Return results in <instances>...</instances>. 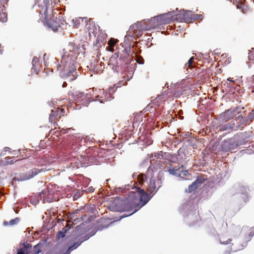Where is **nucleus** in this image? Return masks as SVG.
Returning a JSON list of instances; mask_svg holds the SVG:
<instances>
[{
  "label": "nucleus",
  "instance_id": "nucleus-47",
  "mask_svg": "<svg viewBox=\"0 0 254 254\" xmlns=\"http://www.w3.org/2000/svg\"><path fill=\"white\" fill-rule=\"evenodd\" d=\"M139 25V23H136L135 24L133 25L132 26H130V27H131L132 29H134L135 28V27L136 29H138L139 28V27H138V25Z\"/></svg>",
  "mask_w": 254,
  "mask_h": 254
},
{
  "label": "nucleus",
  "instance_id": "nucleus-62",
  "mask_svg": "<svg viewBox=\"0 0 254 254\" xmlns=\"http://www.w3.org/2000/svg\"><path fill=\"white\" fill-rule=\"evenodd\" d=\"M99 101H100V102L101 103H104V102H103V100H100Z\"/></svg>",
  "mask_w": 254,
  "mask_h": 254
},
{
  "label": "nucleus",
  "instance_id": "nucleus-32",
  "mask_svg": "<svg viewBox=\"0 0 254 254\" xmlns=\"http://www.w3.org/2000/svg\"><path fill=\"white\" fill-rule=\"evenodd\" d=\"M188 175H189V174L188 170H180V172H179V177L183 178Z\"/></svg>",
  "mask_w": 254,
  "mask_h": 254
},
{
  "label": "nucleus",
  "instance_id": "nucleus-7",
  "mask_svg": "<svg viewBox=\"0 0 254 254\" xmlns=\"http://www.w3.org/2000/svg\"><path fill=\"white\" fill-rule=\"evenodd\" d=\"M43 169H38V168H32L27 172L23 173V175L20 177L19 179L21 181H24L26 180H28L34 177L39 173L43 172Z\"/></svg>",
  "mask_w": 254,
  "mask_h": 254
},
{
  "label": "nucleus",
  "instance_id": "nucleus-34",
  "mask_svg": "<svg viewBox=\"0 0 254 254\" xmlns=\"http://www.w3.org/2000/svg\"><path fill=\"white\" fill-rule=\"evenodd\" d=\"M170 157H171V154L170 153L163 152L162 160L169 161Z\"/></svg>",
  "mask_w": 254,
  "mask_h": 254
},
{
  "label": "nucleus",
  "instance_id": "nucleus-19",
  "mask_svg": "<svg viewBox=\"0 0 254 254\" xmlns=\"http://www.w3.org/2000/svg\"><path fill=\"white\" fill-rule=\"evenodd\" d=\"M254 119V110H253L252 112L250 113L248 115L245 121H243L241 125L244 126L247 123L251 122Z\"/></svg>",
  "mask_w": 254,
  "mask_h": 254
},
{
  "label": "nucleus",
  "instance_id": "nucleus-45",
  "mask_svg": "<svg viewBox=\"0 0 254 254\" xmlns=\"http://www.w3.org/2000/svg\"><path fill=\"white\" fill-rule=\"evenodd\" d=\"M113 90H114V89H113V88H112V89L111 88V89H110V90H109V95H108V96H109V97L110 99H108V100H111V99H113V98H113V97L111 95V94L112 93V92H113Z\"/></svg>",
  "mask_w": 254,
  "mask_h": 254
},
{
  "label": "nucleus",
  "instance_id": "nucleus-44",
  "mask_svg": "<svg viewBox=\"0 0 254 254\" xmlns=\"http://www.w3.org/2000/svg\"><path fill=\"white\" fill-rule=\"evenodd\" d=\"M131 42L129 39V37L126 36L125 37L124 45H127V43Z\"/></svg>",
  "mask_w": 254,
  "mask_h": 254
},
{
  "label": "nucleus",
  "instance_id": "nucleus-2",
  "mask_svg": "<svg viewBox=\"0 0 254 254\" xmlns=\"http://www.w3.org/2000/svg\"><path fill=\"white\" fill-rule=\"evenodd\" d=\"M66 54L62 55L60 67L63 66L64 69L60 72V76L67 81H71L78 76L77 72V63L74 59H69Z\"/></svg>",
  "mask_w": 254,
  "mask_h": 254
},
{
  "label": "nucleus",
  "instance_id": "nucleus-49",
  "mask_svg": "<svg viewBox=\"0 0 254 254\" xmlns=\"http://www.w3.org/2000/svg\"><path fill=\"white\" fill-rule=\"evenodd\" d=\"M16 254H26L23 251V250H22L21 249H20L18 250L17 251V253Z\"/></svg>",
  "mask_w": 254,
  "mask_h": 254
},
{
  "label": "nucleus",
  "instance_id": "nucleus-12",
  "mask_svg": "<svg viewBox=\"0 0 254 254\" xmlns=\"http://www.w3.org/2000/svg\"><path fill=\"white\" fill-rule=\"evenodd\" d=\"M234 188L237 190L236 193H240L244 195V196H243V198L245 202H246V197L248 193L249 188L246 186H244L240 184L235 185Z\"/></svg>",
  "mask_w": 254,
  "mask_h": 254
},
{
  "label": "nucleus",
  "instance_id": "nucleus-31",
  "mask_svg": "<svg viewBox=\"0 0 254 254\" xmlns=\"http://www.w3.org/2000/svg\"><path fill=\"white\" fill-rule=\"evenodd\" d=\"M16 161L14 157L6 158L5 163L6 164H13Z\"/></svg>",
  "mask_w": 254,
  "mask_h": 254
},
{
  "label": "nucleus",
  "instance_id": "nucleus-50",
  "mask_svg": "<svg viewBox=\"0 0 254 254\" xmlns=\"http://www.w3.org/2000/svg\"><path fill=\"white\" fill-rule=\"evenodd\" d=\"M42 199H43V201H46L48 202H50L52 201V199L50 198H47L46 197H44Z\"/></svg>",
  "mask_w": 254,
  "mask_h": 254
},
{
  "label": "nucleus",
  "instance_id": "nucleus-17",
  "mask_svg": "<svg viewBox=\"0 0 254 254\" xmlns=\"http://www.w3.org/2000/svg\"><path fill=\"white\" fill-rule=\"evenodd\" d=\"M32 64V69H34V70L37 73L40 70V64L39 59L36 57H34L33 59Z\"/></svg>",
  "mask_w": 254,
  "mask_h": 254
},
{
  "label": "nucleus",
  "instance_id": "nucleus-58",
  "mask_svg": "<svg viewBox=\"0 0 254 254\" xmlns=\"http://www.w3.org/2000/svg\"><path fill=\"white\" fill-rule=\"evenodd\" d=\"M10 148L9 147H5L4 148V150L5 151H7V150H9Z\"/></svg>",
  "mask_w": 254,
  "mask_h": 254
},
{
  "label": "nucleus",
  "instance_id": "nucleus-52",
  "mask_svg": "<svg viewBox=\"0 0 254 254\" xmlns=\"http://www.w3.org/2000/svg\"><path fill=\"white\" fill-rule=\"evenodd\" d=\"M64 110H61L60 111H59V115L60 116H63L64 115Z\"/></svg>",
  "mask_w": 254,
  "mask_h": 254
},
{
  "label": "nucleus",
  "instance_id": "nucleus-51",
  "mask_svg": "<svg viewBox=\"0 0 254 254\" xmlns=\"http://www.w3.org/2000/svg\"><path fill=\"white\" fill-rule=\"evenodd\" d=\"M96 233L95 231H91L90 233H88L89 234V236H91V237L94 236Z\"/></svg>",
  "mask_w": 254,
  "mask_h": 254
},
{
  "label": "nucleus",
  "instance_id": "nucleus-16",
  "mask_svg": "<svg viewBox=\"0 0 254 254\" xmlns=\"http://www.w3.org/2000/svg\"><path fill=\"white\" fill-rule=\"evenodd\" d=\"M235 122L232 121L227 124L222 125L220 127V130L222 131L228 130L234 128L235 126Z\"/></svg>",
  "mask_w": 254,
  "mask_h": 254
},
{
  "label": "nucleus",
  "instance_id": "nucleus-23",
  "mask_svg": "<svg viewBox=\"0 0 254 254\" xmlns=\"http://www.w3.org/2000/svg\"><path fill=\"white\" fill-rule=\"evenodd\" d=\"M32 248V245L27 242L23 244V247L21 248L27 254H29Z\"/></svg>",
  "mask_w": 254,
  "mask_h": 254
},
{
  "label": "nucleus",
  "instance_id": "nucleus-43",
  "mask_svg": "<svg viewBox=\"0 0 254 254\" xmlns=\"http://www.w3.org/2000/svg\"><path fill=\"white\" fill-rule=\"evenodd\" d=\"M232 241L231 239H228L227 241H222L221 239H220V243L221 244H224V245H227V244H228L229 243H230V242Z\"/></svg>",
  "mask_w": 254,
  "mask_h": 254
},
{
  "label": "nucleus",
  "instance_id": "nucleus-1",
  "mask_svg": "<svg viewBox=\"0 0 254 254\" xmlns=\"http://www.w3.org/2000/svg\"><path fill=\"white\" fill-rule=\"evenodd\" d=\"M133 190L129 192L131 202L133 209L132 212L128 215H123L120 216V219L131 216L144 206L152 197L143 189L135 187L132 188Z\"/></svg>",
  "mask_w": 254,
  "mask_h": 254
},
{
  "label": "nucleus",
  "instance_id": "nucleus-5",
  "mask_svg": "<svg viewBox=\"0 0 254 254\" xmlns=\"http://www.w3.org/2000/svg\"><path fill=\"white\" fill-rule=\"evenodd\" d=\"M176 11H171L167 13L160 14L154 17L151 21H156V25H160L164 23H169L171 21L176 19L175 14Z\"/></svg>",
  "mask_w": 254,
  "mask_h": 254
},
{
  "label": "nucleus",
  "instance_id": "nucleus-57",
  "mask_svg": "<svg viewBox=\"0 0 254 254\" xmlns=\"http://www.w3.org/2000/svg\"><path fill=\"white\" fill-rule=\"evenodd\" d=\"M243 118V116L242 115H240L238 116L237 119H241Z\"/></svg>",
  "mask_w": 254,
  "mask_h": 254
},
{
  "label": "nucleus",
  "instance_id": "nucleus-36",
  "mask_svg": "<svg viewBox=\"0 0 254 254\" xmlns=\"http://www.w3.org/2000/svg\"><path fill=\"white\" fill-rule=\"evenodd\" d=\"M135 61L139 64H143L144 63V60L142 57L138 56L136 57Z\"/></svg>",
  "mask_w": 254,
  "mask_h": 254
},
{
  "label": "nucleus",
  "instance_id": "nucleus-41",
  "mask_svg": "<svg viewBox=\"0 0 254 254\" xmlns=\"http://www.w3.org/2000/svg\"><path fill=\"white\" fill-rule=\"evenodd\" d=\"M70 229L67 225L65 226L60 231L64 232L65 234L67 233V232Z\"/></svg>",
  "mask_w": 254,
  "mask_h": 254
},
{
  "label": "nucleus",
  "instance_id": "nucleus-33",
  "mask_svg": "<svg viewBox=\"0 0 254 254\" xmlns=\"http://www.w3.org/2000/svg\"><path fill=\"white\" fill-rule=\"evenodd\" d=\"M202 15L197 14H193L191 17V20H196L198 19H202L203 18Z\"/></svg>",
  "mask_w": 254,
  "mask_h": 254
},
{
  "label": "nucleus",
  "instance_id": "nucleus-27",
  "mask_svg": "<svg viewBox=\"0 0 254 254\" xmlns=\"http://www.w3.org/2000/svg\"><path fill=\"white\" fill-rule=\"evenodd\" d=\"M82 243V241H80V240H78L77 242H75L73 243L72 245H71L70 246H69V250H70V251H72L77 248H78Z\"/></svg>",
  "mask_w": 254,
  "mask_h": 254
},
{
  "label": "nucleus",
  "instance_id": "nucleus-54",
  "mask_svg": "<svg viewBox=\"0 0 254 254\" xmlns=\"http://www.w3.org/2000/svg\"><path fill=\"white\" fill-rule=\"evenodd\" d=\"M89 22H90L89 26L88 27H87V28L91 29L90 27V26H91V25L94 26V23H93V22H91L90 21H89Z\"/></svg>",
  "mask_w": 254,
  "mask_h": 254
},
{
  "label": "nucleus",
  "instance_id": "nucleus-9",
  "mask_svg": "<svg viewBox=\"0 0 254 254\" xmlns=\"http://www.w3.org/2000/svg\"><path fill=\"white\" fill-rule=\"evenodd\" d=\"M153 172V170L151 166L149 167L147 170V175L149 176V174L152 176V174ZM156 186L155 185V180L154 178L151 176L150 179L149 184L148 185V191L150 192V194H152L153 195L157 191V190H156Z\"/></svg>",
  "mask_w": 254,
  "mask_h": 254
},
{
  "label": "nucleus",
  "instance_id": "nucleus-4",
  "mask_svg": "<svg viewBox=\"0 0 254 254\" xmlns=\"http://www.w3.org/2000/svg\"><path fill=\"white\" fill-rule=\"evenodd\" d=\"M190 202L184 203L181 206L180 213L185 217V221L190 225H194L198 221L199 216Z\"/></svg>",
  "mask_w": 254,
  "mask_h": 254
},
{
  "label": "nucleus",
  "instance_id": "nucleus-40",
  "mask_svg": "<svg viewBox=\"0 0 254 254\" xmlns=\"http://www.w3.org/2000/svg\"><path fill=\"white\" fill-rule=\"evenodd\" d=\"M226 113L227 111L222 113L221 115V116L224 119L225 121H227L226 120V118L230 116V115H232V114L230 113L226 114Z\"/></svg>",
  "mask_w": 254,
  "mask_h": 254
},
{
  "label": "nucleus",
  "instance_id": "nucleus-24",
  "mask_svg": "<svg viewBox=\"0 0 254 254\" xmlns=\"http://www.w3.org/2000/svg\"><path fill=\"white\" fill-rule=\"evenodd\" d=\"M44 245V243L40 242L35 246H34L33 248V251L35 254H38L40 253L41 252V250L43 247Z\"/></svg>",
  "mask_w": 254,
  "mask_h": 254
},
{
  "label": "nucleus",
  "instance_id": "nucleus-42",
  "mask_svg": "<svg viewBox=\"0 0 254 254\" xmlns=\"http://www.w3.org/2000/svg\"><path fill=\"white\" fill-rule=\"evenodd\" d=\"M91 237V236H89V234H87L85 235L83 237V239L82 240H80V241H82L83 242L84 241H85L87 240H88Z\"/></svg>",
  "mask_w": 254,
  "mask_h": 254
},
{
  "label": "nucleus",
  "instance_id": "nucleus-30",
  "mask_svg": "<svg viewBox=\"0 0 254 254\" xmlns=\"http://www.w3.org/2000/svg\"><path fill=\"white\" fill-rule=\"evenodd\" d=\"M20 221V219L18 217H16L14 219H11L8 222L9 225H15L18 224Z\"/></svg>",
  "mask_w": 254,
  "mask_h": 254
},
{
  "label": "nucleus",
  "instance_id": "nucleus-59",
  "mask_svg": "<svg viewBox=\"0 0 254 254\" xmlns=\"http://www.w3.org/2000/svg\"><path fill=\"white\" fill-rule=\"evenodd\" d=\"M78 228H79V226H77L75 228V231H77Z\"/></svg>",
  "mask_w": 254,
  "mask_h": 254
},
{
  "label": "nucleus",
  "instance_id": "nucleus-20",
  "mask_svg": "<svg viewBox=\"0 0 254 254\" xmlns=\"http://www.w3.org/2000/svg\"><path fill=\"white\" fill-rule=\"evenodd\" d=\"M59 111L56 110L54 111V110H51V113L49 116V121L50 122H53L57 118V116L59 115Z\"/></svg>",
  "mask_w": 254,
  "mask_h": 254
},
{
  "label": "nucleus",
  "instance_id": "nucleus-26",
  "mask_svg": "<svg viewBox=\"0 0 254 254\" xmlns=\"http://www.w3.org/2000/svg\"><path fill=\"white\" fill-rule=\"evenodd\" d=\"M180 168L176 169L175 168L173 169H170L168 171L169 174L171 175L175 176L176 177L179 176Z\"/></svg>",
  "mask_w": 254,
  "mask_h": 254
},
{
  "label": "nucleus",
  "instance_id": "nucleus-13",
  "mask_svg": "<svg viewBox=\"0 0 254 254\" xmlns=\"http://www.w3.org/2000/svg\"><path fill=\"white\" fill-rule=\"evenodd\" d=\"M119 53H115L109 59V64L116 67H119L122 65V64L119 61Z\"/></svg>",
  "mask_w": 254,
  "mask_h": 254
},
{
  "label": "nucleus",
  "instance_id": "nucleus-64",
  "mask_svg": "<svg viewBox=\"0 0 254 254\" xmlns=\"http://www.w3.org/2000/svg\"><path fill=\"white\" fill-rule=\"evenodd\" d=\"M45 57H46V54H45V55H44V56H43L44 60H45Z\"/></svg>",
  "mask_w": 254,
  "mask_h": 254
},
{
  "label": "nucleus",
  "instance_id": "nucleus-3",
  "mask_svg": "<svg viewBox=\"0 0 254 254\" xmlns=\"http://www.w3.org/2000/svg\"><path fill=\"white\" fill-rule=\"evenodd\" d=\"M108 208L114 212L133 211L129 193L127 197L122 198L117 197L113 200H111L108 206Z\"/></svg>",
  "mask_w": 254,
  "mask_h": 254
},
{
  "label": "nucleus",
  "instance_id": "nucleus-10",
  "mask_svg": "<svg viewBox=\"0 0 254 254\" xmlns=\"http://www.w3.org/2000/svg\"><path fill=\"white\" fill-rule=\"evenodd\" d=\"M205 181V179L201 177H197L196 179L189 186L187 192L191 193L194 191L199 186L202 184Z\"/></svg>",
  "mask_w": 254,
  "mask_h": 254
},
{
  "label": "nucleus",
  "instance_id": "nucleus-48",
  "mask_svg": "<svg viewBox=\"0 0 254 254\" xmlns=\"http://www.w3.org/2000/svg\"><path fill=\"white\" fill-rule=\"evenodd\" d=\"M47 103L49 105V106H50L51 107H54L55 106V105L56 104L55 103V102L54 101H49V102H48Z\"/></svg>",
  "mask_w": 254,
  "mask_h": 254
},
{
  "label": "nucleus",
  "instance_id": "nucleus-14",
  "mask_svg": "<svg viewBox=\"0 0 254 254\" xmlns=\"http://www.w3.org/2000/svg\"><path fill=\"white\" fill-rule=\"evenodd\" d=\"M242 109L243 108L239 107H236V108L234 109H230L229 110H227L226 114L230 113L232 114V115H230V116L227 117L226 120H229L233 118L234 117H235L237 114L239 113V112H240Z\"/></svg>",
  "mask_w": 254,
  "mask_h": 254
},
{
  "label": "nucleus",
  "instance_id": "nucleus-6",
  "mask_svg": "<svg viewBox=\"0 0 254 254\" xmlns=\"http://www.w3.org/2000/svg\"><path fill=\"white\" fill-rule=\"evenodd\" d=\"M239 145L238 139L232 137L223 140L221 143V149L224 152H228L237 148Z\"/></svg>",
  "mask_w": 254,
  "mask_h": 254
},
{
  "label": "nucleus",
  "instance_id": "nucleus-28",
  "mask_svg": "<svg viewBox=\"0 0 254 254\" xmlns=\"http://www.w3.org/2000/svg\"><path fill=\"white\" fill-rule=\"evenodd\" d=\"M84 19H86V17L83 18V17H78L77 18H75L72 20L73 23L74 24V26L78 27V25L80 24V22L83 21Z\"/></svg>",
  "mask_w": 254,
  "mask_h": 254
},
{
  "label": "nucleus",
  "instance_id": "nucleus-21",
  "mask_svg": "<svg viewBox=\"0 0 254 254\" xmlns=\"http://www.w3.org/2000/svg\"><path fill=\"white\" fill-rule=\"evenodd\" d=\"M0 20L2 23H5L7 21V14L3 9L0 11Z\"/></svg>",
  "mask_w": 254,
  "mask_h": 254
},
{
  "label": "nucleus",
  "instance_id": "nucleus-60",
  "mask_svg": "<svg viewBox=\"0 0 254 254\" xmlns=\"http://www.w3.org/2000/svg\"><path fill=\"white\" fill-rule=\"evenodd\" d=\"M55 23H56V26L57 27V26H59V23H58L57 22H55Z\"/></svg>",
  "mask_w": 254,
  "mask_h": 254
},
{
  "label": "nucleus",
  "instance_id": "nucleus-63",
  "mask_svg": "<svg viewBox=\"0 0 254 254\" xmlns=\"http://www.w3.org/2000/svg\"><path fill=\"white\" fill-rule=\"evenodd\" d=\"M238 127H236V128H235L234 129H235V130H238Z\"/></svg>",
  "mask_w": 254,
  "mask_h": 254
},
{
  "label": "nucleus",
  "instance_id": "nucleus-53",
  "mask_svg": "<svg viewBox=\"0 0 254 254\" xmlns=\"http://www.w3.org/2000/svg\"><path fill=\"white\" fill-rule=\"evenodd\" d=\"M71 251H70V250H69V248H68V249L67 250V251L63 254H69L71 252Z\"/></svg>",
  "mask_w": 254,
  "mask_h": 254
},
{
  "label": "nucleus",
  "instance_id": "nucleus-39",
  "mask_svg": "<svg viewBox=\"0 0 254 254\" xmlns=\"http://www.w3.org/2000/svg\"><path fill=\"white\" fill-rule=\"evenodd\" d=\"M194 58L193 57H191L188 61L187 63V64L188 66L191 68L193 67V62Z\"/></svg>",
  "mask_w": 254,
  "mask_h": 254
},
{
  "label": "nucleus",
  "instance_id": "nucleus-56",
  "mask_svg": "<svg viewBox=\"0 0 254 254\" xmlns=\"http://www.w3.org/2000/svg\"><path fill=\"white\" fill-rule=\"evenodd\" d=\"M8 224V222L7 221H4L3 222V224L4 226H7Z\"/></svg>",
  "mask_w": 254,
  "mask_h": 254
},
{
  "label": "nucleus",
  "instance_id": "nucleus-46",
  "mask_svg": "<svg viewBox=\"0 0 254 254\" xmlns=\"http://www.w3.org/2000/svg\"><path fill=\"white\" fill-rule=\"evenodd\" d=\"M49 0H43V3L46 7H48V5L49 4Z\"/></svg>",
  "mask_w": 254,
  "mask_h": 254
},
{
  "label": "nucleus",
  "instance_id": "nucleus-8",
  "mask_svg": "<svg viewBox=\"0 0 254 254\" xmlns=\"http://www.w3.org/2000/svg\"><path fill=\"white\" fill-rule=\"evenodd\" d=\"M68 50H69V53L67 54V52H64L63 55L66 54L67 56H69V58L68 59H73L75 60V56L78 55L79 53V50H80L81 52V50L80 48H78L77 45H76L74 43H69L68 46Z\"/></svg>",
  "mask_w": 254,
  "mask_h": 254
},
{
  "label": "nucleus",
  "instance_id": "nucleus-35",
  "mask_svg": "<svg viewBox=\"0 0 254 254\" xmlns=\"http://www.w3.org/2000/svg\"><path fill=\"white\" fill-rule=\"evenodd\" d=\"M227 81H225L224 83V85L226 86L229 88H232L233 87L232 85L230 83H228V81H229L230 82H233L234 81L232 80V79L231 77H229L227 79Z\"/></svg>",
  "mask_w": 254,
  "mask_h": 254
},
{
  "label": "nucleus",
  "instance_id": "nucleus-38",
  "mask_svg": "<svg viewBox=\"0 0 254 254\" xmlns=\"http://www.w3.org/2000/svg\"><path fill=\"white\" fill-rule=\"evenodd\" d=\"M47 190H43L41 192L39 193V197H40L41 199H42L45 197V195L47 194Z\"/></svg>",
  "mask_w": 254,
  "mask_h": 254
},
{
  "label": "nucleus",
  "instance_id": "nucleus-37",
  "mask_svg": "<svg viewBox=\"0 0 254 254\" xmlns=\"http://www.w3.org/2000/svg\"><path fill=\"white\" fill-rule=\"evenodd\" d=\"M65 236V234L60 231H59L57 235V238L58 239H60L61 238H63Z\"/></svg>",
  "mask_w": 254,
  "mask_h": 254
},
{
  "label": "nucleus",
  "instance_id": "nucleus-25",
  "mask_svg": "<svg viewBox=\"0 0 254 254\" xmlns=\"http://www.w3.org/2000/svg\"><path fill=\"white\" fill-rule=\"evenodd\" d=\"M131 42H129L128 43H127V45H125V47H124V49L123 51V54H126L127 55H130L131 53Z\"/></svg>",
  "mask_w": 254,
  "mask_h": 254
},
{
  "label": "nucleus",
  "instance_id": "nucleus-55",
  "mask_svg": "<svg viewBox=\"0 0 254 254\" xmlns=\"http://www.w3.org/2000/svg\"><path fill=\"white\" fill-rule=\"evenodd\" d=\"M67 86V83L65 82H64L62 85L63 87H65Z\"/></svg>",
  "mask_w": 254,
  "mask_h": 254
},
{
  "label": "nucleus",
  "instance_id": "nucleus-22",
  "mask_svg": "<svg viewBox=\"0 0 254 254\" xmlns=\"http://www.w3.org/2000/svg\"><path fill=\"white\" fill-rule=\"evenodd\" d=\"M136 175L133 176V177H135ZM136 178L138 180V183L140 184H142L147 180V176L143 174H139L136 175Z\"/></svg>",
  "mask_w": 254,
  "mask_h": 254
},
{
  "label": "nucleus",
  "instance_id": "nucleus-15",
  "mask_svg": "<svg viewBox=\"0 0 254 254\" xmlns=\"http://www.w3.org/2000/svg\"><path fill=\"white\" fill-rule=\"evenodd\" d=\"M133 55H127L126 54H122L119 57V61L121 63L122 62H124L125 64H128L131 62Z\"/></svg>",
  "mask_w": 254,
  "mask_h": 254
},
{
  "label": "nucleus",
  "instance_id": "nucleus-18",
  "mask_svg": "<svg viewBox=\"0 0 254 254\" xmlns=\"http://www.w3.org/2000/svg\"><path fill=\"white\" fill-rule=\"evenodd\" d=\"M180 155L181 153L180 150L178 151V154H171V157L169 160V161L173 163L180 162L181 160H180L179 157H180Z\"/></svg>",
  "mask_w": 254,
  "mask_h": 254
},
{
  "label": "nucleus",
  "instance_id": "nucleus-61",
  "mask_svg": "<svg viewBox=\"0 0 254 254\" xmlns=\"http://www.w3.org/2000/svg\"><path fill=\"white\" fill-rule=\"evenodd\" d=\"M244 248V246H242V248H240L238 250H240L243 249Z\"/></svg>",
  "mask_w": 254,
  "mask_h": 254
},
{
  "label": "nucleus",
  "instance_id": "nucleus-29",
  "mask_svg": "<svg viewBox=\"0 0 254 254\" xmlns=\"http://www.w3.org/2000/svg\"><path fill=\"white\" fill-rule=\"evenodd\" d=\"M163 153V151H160L159 152H155L152 154V157H153L154 156V157L156 158L157 159L162 160Z\"/></svg>",
  "mask_w": 254,
  "mask_h": 254
},
{
  "label": "nucleus",
  "instance_id": "nucleus-11",
  "mask_svg": "<svg viewBox=\"0 0 254 254\" xmlns=\"http://www.w3.org/2000/svg\"><path fill=\"white\" fill-rule=\"evenodd\" d=\"M175 14L176 19L181 18L184 20H191V15H193L192 11L190 10H181L177 11V9Z\"/></svg>",
  "mask_w": 254,
  "mask_h": 254
}]
</instances>
